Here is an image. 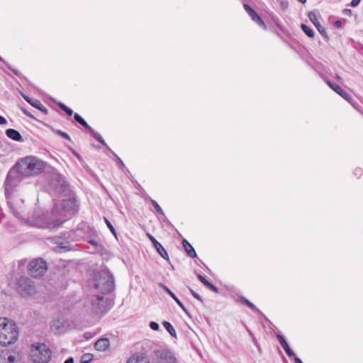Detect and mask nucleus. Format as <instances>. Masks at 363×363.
<instances>
[{
    "label": "nucleus",
    "mask_w": 363,
    "mask_h": 363,
    "mask_svg": "<svg viewBox=\"0 0 363 363\" xmlns=\"http://www.w3.org/2000/svg\"><path fill=\"white\" fill-rule=\"evenodd\" d=\"M6 135H7L8 138H9L10 139H11L14 141L21 142V143L24 141L23 137L21 136L20 133L15 129H12V128L7 129L6 130Z\"/></svg>",
    "instance_id": "nucleus-20"
},
{
    "label": "nucleus",
    "mask_w": 363,
    "mask_h": 363,
    "mask_svg": "<svg viewBox=\"0 0 363 363\" xmlns=\"http://www.w3.org/2000/svg\"><path fill=\"white\" fill-rule=\"evenodd\" d=\"M57 106L64 111L68 116H72L73 114V111L67 107L66 105L61 102L57 103Z\"/></svg>",
    "instance_id": "nucleus-30"
},
{
    "label": "nucleus",
    "mask_w": 363,
    "mask_h": 363,
    "mask_svg": "<svg viewBox=\"0 0 363 363\" xmlns=\"http://www.w3.org/2000/svg\"><path fill=\"white\" fill-rule=\"evenodd\" d=\"M95 348L99 351H105L109 346L108 338H100L95 342Z\"/></svg>",
    "instance_id": "nucleus-21"
},
{
    "label": "nucleus",
    "mask_w": 363,
    "mask_h": 363,
    "mask_svg": "<svg viewBox=\"0 0 363 363\" xmlns=\"http://www.w3.org/2000/svg\"><path fill=\"white\" fill-rule=\"evenodd\" d=\"M244 9L246 11V12L249 14V16L251 17V18L259 23V25H264V21L262 19L259 17V16L257 13V12L251 8L248 4H244Z\"/></svg>",
    "instance_id": "nucleus-18"
},
{
    "label": "nucleus",
    "mask_w": 363,
    "mask_h": 363,
    "mask_svg": "<svg viewBox=\"0 0 363 363\" xmlns=\"http://www.w3.org/2000/svg\"><path fill=\"white\" fill-rule=\"evenodd\" d=\"M84 337L86 339H89L91 337V335L90 333H85L84 335Z\"/></svg>",
    "instance_id": "nucleus-51"
},
{
    "label": "nucleus",
    "mask_w": 363,
    "mask_h": 363,
    "mask_svg": "<svg viewBox=\"0 0 363 363\" xmlns=\"http://www.w3.org/2000/svg\"><path fill=\"white\" fill-rule=\"evenodd\" d=\"M51 355L50 350L44 343H37L32 346L30 356L35 363H48Z\"/></svg>",
    "instance_id": "nucleus-7"
},
{
    "label": "nucleus",
    "mask_w": 363,
    "mask_h": 363,
    "mask_svg": "<svg viewBox=\"0 0 363 363\" xmlns=\"http://www.w3.org/2000/svg\"><path fill=\"white\" fill-rule=\"evenodd\" d=\"M151 203L153 205V206L155 207V210L164 218H165V216H164V213L162 211V209L161 208V207L160 206V205L155 201V200H152L151 199Z\"/></svg>",
    "instance_id": "nucleus-34"
},
{
    "label": "nucleus",
    "mask_w": 363,
    "mask_h": 363,
    "mask_svg": "<svg viewBox=\"0 0 363 363\" xmlns=\"http://www.w3.org/2000/svg\"><path fill=\"white\" fill-rule=\"evenodd\" d=\"M87 230L88 227L83 225L78 226L75 230L65 233L64 236L66 239L72 242L79 241L87 238H86Z\"/></svg>",
    "instance_id": "nucleus-11"
},
{
    "label": "nucleus",
    "mask_w": 363,
    "mask_h": 363,
    "mask_svg": "<svg viewBox=\"0 0 363 363\" xmlns=\"http://www.w3.org/2000/svg\"><path fill=\"white\" fill-rule=\"evenodd\" d=\"M150 327L153 330H158L160 329L159 324L154 321L150 323Z\"/></svg>",
    "instance_id": "nucleus-40"
},
{
    "label": "nucleus",
    "mask_w": 363,
    "mask_h": 363,
    "mask_svg": "<svg viewBox=\"0 0 363 363\" xmlns=\"http://www.w3.org/2000/svg\"><path fill=\"white\" fill-rule=\"evenodd\" d=\"M301 28L307 36H308L309 38L314 37V31L313 30L312 28H311L310 27L303 23L301 25Z\"/></svg>",
    "instance_id": "nucleus-27"
},
{
    "label": "nucleus",
    "mask_w": 363,
    "mask_h": 363,
    "mask_svg": "<svg viewBox=\"0 0 363 363\" xmlns=\"http://www.w3.org/2000/svg\"><path fill=\"white\" fill-rule=\"evenodd\" d=\"M8 199V205L12 211L13 216L18 219H24L25 217V211H24V205L23 200L14 198L11 196H6Z\"/></svg>",
    "instance_id": "nucleus-10"
},
{
    "label": "nucleus",
    "mask_w": 363,
    "mask_h": 363,
    "mask_svg": "<svg viewBox=\"0 0 363 363\" xmlns=\"http://www.w3.org/2000/svg\"><path fill=\"white\" fill-rule=\"evenodd\" d=\"M360 1H361V0H352V2H351V6H352V7H356V6H357L359 4Z\"/></svg>",
    "instance_id": "nucleus-44"
},
{
    "label": "nucleus",
    "mask_w": 363,
    "mask_h": 363,
    "mask_svg": "<svg viewBox=\"0 0 363 363\" xmlns=\"http://www.w3.org/2000/svg\"><path fill=\"white\" fill-rule=\"evenodd\" d=\"M75 213L74 202L71 200H62L55 203L50 217L40 228L55 229L60 228L62 223L71 218Z\"/></svg>",
    "instance_id": "nucleus-1"
},
{
    "label": "nucleus",
    "mask_w": 363,
    "mask_h": 363,
    "mask_svg": "<svg viewBox=\"0 0 363 363\" xmlns=\"http://www.w3.org/2000/svg\"><path fill=\"white\" fill-rule=\"evenodd\" d=\"M182 245L183 247L186 252L187 255L190 257H196V251L194 250V247L191 246V245L185 239L182 240Z\"/></svg>",
    "instance_id": "nucleus-22"
},
{
    "label": "nucleus",
    "mask_w": 363,
    "mask_h": 363,
    "mask_svg": "<svg viewBox=\"0 0 363 363\" xmlns=\"http://www.w3.org/2000/svg\"><path fill=\"white\" fill-rule=\"evenodd\" d=\"M308 18L310 21L314 24V26L316 27L318 32L321 34V35L325 38L326 40H328L329 38L328 36L327 32L323 26H321L318 21V15L314 11H310L308 13Z\"/></svg>",
    "instance_id": "nucleus-13"
},
{
    "label": "nucleus",
    "mask_w": 363,
    "mask_h": 363,
    "mask_svg": "<svg viewBox=\"0 0 363 363\" xmlns=\"http://www.w3.org/2000/svg\"><path fill=\"white\" fill-rule=\"evenodd\" d=\"M118 164L120 167H125V165H124V164H123V161H122L119 157H118Z\"/></svg>",
    "instance_id": "nucleus-49"
},
{
    "label": "nucleus",
    "mask_w": 363,
    "mask_h": 363,
    "mask_svg": "<svg viewBox=\"0 0 363 363\" xmlns=\"http://www.w3.org/2000/svg\"><path fill=\"white\" fill-rule=\"evenodd\" d=\"M157 285L161 287L162 289H164V291L168 294L172 298L173 296H174V294L165 285H164L161 282H158L157 283Z\"/></svg>",
    "instance_id": "nucleus-35"
},
{
    "label": "nucleus",
    "mask_w": 363,
    "mask_h": 363,
    "mask_svg": "<svg viewBox=\"0 0 363 363\" xmlns=\"http://www.w3.org/2000/svg\"><path fill=\"white\" fill-rule=\"evenodd\" d=\"M335 78L337 79V80L338 82H342V78L338 74H336Z\"/></svg>",
    "instance_id": "nucleus-52"
},
{
    "label": "nucleus",
    "mask_w": 363,
    "mask_h": 363,
    "mask_svg": "<svg viewBox=\"0 0 363 363\" xmlns=\"http://www.w3.org/2000/svg\"><path fill=\"white\" fill-rule=\"evenodd\" d=\"M90 133L92 134V135L94 137V138L96 140H97L99 143H101L104 146H107L106 142L104 141V140L100 135L99 133L96 132L94 129H93V132H90Z\"/></svg>",
    "instance_id": "nucleus-32"
},
{
    "label": "nucleus",
    "mask_w": 363,
    "mask_h": 363,
    "mask_svg": "<svg viewBox=\"0 0 363 363\" xmlns=\"http://www.w3.org/2000/svg\"><path fill=\"white\" fill-rule=\"evenodd\" d=\"M345 12L347 13H351V10L350 9H345Z\"/></svg>",
    "instance_id": "nucleus-56"
},
{
    "label": "nucleus",
    "mask_w": 363,
    "mask_h": 363,
    "mask_svg": "<svg viewBox=\"0 0 363 363\" xmlns=\"http://www.w3.org/2000/svg\"><path fill=\"white\" fill-rule=\"evenodd\" d=\"M149 240L152 242L155 248L157 251V252L163 258L167 259H168V255L166 251V250L163 247V246L150 234L147 235Z\"/></svg>",
    "instance_id": "nucleus-16"
},
{
    "label": "nucleus",
    "mask_w": 363,
    "mask_h": 363,
    "mask_svg": "<svg viewBox=\"0 0 363 363\" xmlns=\"http://www.w3.org/2000/svg\"><path fill=\"white\" fill-rule=\"evenodd\" d=\"M92 359L93 355L91 354L85 353L81 357L80 362L81 363H89L92 360Z\"/></svg>",
    "instance_id": "nucleus-31"
},
{
    "label": "nucleus",
    "mask_w": 363,
    "mask_h": 363,
    "mask_svg": "<svg viewBox=\"0 0 363 363\" xmlns=\"http://www.w3.org/2000/svg\"><path fill=\"white\" fill-rule=\"evenodd\" d=\"M188 288H189V291L191 292V294L195 298H196L201 303H203V300L199 294H198L196 292H195L191 288H190V287H188Z\"/></svg>",
    "instance_id": "nucleus-38"
},
{
    "label": "nucleus",
    "mask_w": 363,
    "mask_h": 363,
    "mask_svg": "<svg viewBox=\"0 0 363 363\" xmlns=\"http://www.w3.org/2000/svg\"><path fill=\"white\" fill-rule=\"evenodd\" d=\"M198 278L199 279L203 284V285L208 289V287L211 284L209 282L205 277L201 276L200 274H198Z\"/></svg>",
    "instance_id": "nucleus-37"
},
{
    "label": "nucleus",
    "mask_w": 363,
    "mask_h": 363,
    "mask_svg": "<svg viewBox=\"0 0 363 363\" xmlns=\"http://www.w3.org/2000/svg\"><path fill=\"white\" fill-rule=\"evenodd\" d=\"M172 298L174 300V301L178 304V306L183 310V311L188 315L190 316L189 311L185 308L184 304L179 301V299L177 297L176 295L172 297Z\"/></svg>",
    "instance_id": "nucleus-33"
},
{
    "label": "nucleus",
    "mask_w": 363,
    "mask_h": 363,
    "mask_svg": "<svg viewBox=\"0 0 363 363\" xmlns=\"http://www.w3.org/2000/svg\"><path fill=\"white\" fill-rule=\"evenodd\" d=\"M162 325L164 327L167 331L171 335L172 337H177V333L174 327L169 322L164 320L162 322Z\"/></svg>",
    "instance_id": "nucleus-25"
},
{
    "label": "nucleus",
    "mask_w": 363,
    "mask_h": 363,
    "mask_svg": "<svg viewBox=\"0 0 363 363\" xmlns=\"http://www.w3.org/2000/svg\"><path fill=\"white\" fill-rule=\"evenodd\" d=\"M294 362H295V363H303L301 359L297 357H294Z\"/></svg>",
    "instance_id": "nucleus-50"
},
{
    "label": "nucleus",
    "mask_w": 363,
    "mask_h": 363,
    "mask_svg": "<svg viewBox=\"0 0 363 363\" xmlns=\"http://www.w3.org/2000/svg\"><path fill=\"white\" fill-rule=\"evenodd\" d=\"M47 269V262L40 257L33 259L30 262H28L26 259L18 261V270L21 272L25 270L30 272H45Z\"/></svg>",
    "instance_id": "nucleus-6"
},
{
    "label": "nucleus",
    "mask_w": 363,
    "mask_h": 363,
    "mask_svg": "<svg viewBox=\"0 0 363 363\" xmlns=\"http://www.w3.org/2000/svg\"><path fill=\"white\" fill-rule=\"evenodd\" d=\"M0 61L3 62L4 63H6L1 57H0Z\"/></svg>",
    "instance_id": "nucleus-58"
},
{
    "label": "nucleus",
    "mask_w": 363,
    "mask_h": 363,
    "mask_svg": "<svg viewBox=\"0 0 363 363\" xmlns=\"http://www.w3.org/2000/svg\"><path fill=\"white\" fill-rule=\"evenodd\" d=\"M127 363H149V361L145 357L133 355L128 360Z\"/></svg>",
    "instance_id": "nucleus-24"
},
{
    "label": "nucleus",
    "mask_w": 363,
    "mask_h": 363,
    "mask_svg": "<svg viewBox=\"0 0 363 363\" xmlns=\"http://www.w3.org/2000/svg\"><path fill=\"white\" fill-rule=\"evenodd\" d=\"M21 96H23V98L28 103L30 104L32 106L35 107L37 108V107L40 105V101L38 99H33L31 98H30L29 96H28L27 95L24 94H21Z\"/></svg>",
    "instance_id": "nucleus-26"
},
{
    "label": "nucleus",
    "mask_w": 363,
    "mask_h": 363,
    "mask_svg": "<svg viewBox=\"0 0 363 363\" xmlns=\"http://www.w3.org/2000/svg\"><path fill=\"white\" fill-rule=\"evenodd\" d=\"M155 356L160 363H177V359L172 351L161 349L155 352Z\"/></svg>",
    "instance_id": "nucleus-12"
},
{
    "label": "nucleus",
    "mask_w": 363,
    "mask_h": 363,
    "mask_svg": "<svg viewBox=\"0 0 363 363\" xmlns=\"http://www.w3.org/2000/svg\"><path fill=\"white\" fill-rule=\"evenodd\" d=\"M51 129H52V132L55 133V134L62 137L63 138H65L69 141H71V138L67 133H65L61 130L55 129L53 128H52Z\"/></svg>",
    "instance_id": "nucleus-29"
},
{
    "label": "nucleus",
    "mask_w": 363,
    "mask_h": 363,
    "mask_svg": "<svg viewBox=\"0 0 363 363\" xmlns=\"http://www.w3.org/2000/svg\"><path fill=\"white\" fill-rule=\"evenodd\" d=\"M18 329L16 324L6 318H0V345L9 346L17 340Z\"/></svg>",
    "instance_id": "nucleus-2"
},
{
    "label": "nucleus",
    "mask_w": 363,
    "mask_h": 363,
    "mask_svg": "<svg viewBox=\"0 0 363 363\" xmlns=\"http://www.w3.org/2000/svg\"><path fill=\"white\" fill-rule=\"evenodd\" d=\"M55 178L60 183L61 190L65 191L67 189L68 185L61 175H55Z\"/></svg>",
    "instance_id": "nucleus-28"
},
{
    "label": "nucleus",
    "mask_w": 363,
    "mask_h": 363,
    "mask_svg": "<svg viewBox=\"0 0 363 363\" xmlns=\"http://www.w3.org/2000/svg\"><path fill=\"white\" fill-rule=\"evenodd\" d=\"M74 118L77 123L82 125L89 132H93V128L78 113H75Z\"/></svg>",
    "instance_id": "nucleus-23"
},
{
    "label": "nucleus",
    "mask_w": 363,
    "mask_h": 363,
    "mask_svg": "<svg viewBox=\"0 0 363 363\" xmlns=\"http://www.w3.org/2000/svg\"><path fill=\"white\" fill-rule=\"evenodd\" d=\"M104 220H105V223H106L107 227L109 228V230H111L112 234L116 237V232L115 228H113V226L111 223V222L107 218H104Z\"/></svg>",
    "instance_id": "nucleus-36"
},
{
    "label": "nucleus",
    "mask_w": 363,
    "mask_h": 363,
    "mask_svg": "<svg viewBox=\"0 0 363 363\" xmlns=\"http://www.w3.org/2000/svg\"><path fill=\"white\" fill-rule=\"evenodd\" d=\"M26 177L21 170L16 167V164L9 171L4 182V189L6 196L12 195L14 189Z\"/></svg>",
    "instance_id": "nucleus-4"
},
{
    "label": "nucleus",
    "mask_w": 363,
    "mask_h": 363,
    "mask_svg": "<svg viewBox=\"0 0 363 363\" xmlns=\"http://www.w3.org/2000/svg\"><path fill=\"white\" fill-rule=\"evenodd\" d=\"M37 109L43 112L44 114L47 115L48 114V110L47 108H45L41 103L40 105L37 107Z\"/></svg>",
    "instance_id": "nucleus-39"
},
{
    "label": "nucleus",
    "mask_w": 363,
    "mask_h": 363,
    "mask_svg": "<svg viewBox=\"0 0 363 363\" xmlns=\"http://www.w3.org/2000/svg\"><path fill=\"white\" fill-rule=\"evenodd\" d=\"M43 274H40V273L35 274L34 275V277H35V278H39V277H40Z\"/></svg>",
    "instance_id": "nucleus-53"
},
{
    "label": "nucleus",
    "mask_w": 363,
    "mask_h": 363,
    "mask_svg": "<svg viewBox=\"0 0 363 363\" xmlns=\"http://www.w3.org/2000/svg\"><path fill=\"white\" fill-rule=\"evenodd\" d=\"M73 152L79 159L80 158V155L78 153H77L76 152Z\"/></svg>",
    "instance_id": "nucleus-54"
},
{
    "label": "nucleus",
    "mask_w": 363,
    "mask_h": 363,
    "mask_svg": "<svg viewBox=\"0 0 363 363\" xmlns=\"http://www.w3.org/2000/svg\"><path fill=\"white\" fill-rule=\"evenodd\" d=\"M298 1L302 4H305L306 2V0H298Z\"/></svg>",
    "instance_id": "nucleus-55"
},
{
    "label": "nucleus",
    "mask_w": 363,
    "mask_h": 363,
    "mask_svg": "<svg viewBox=\"0 0 363 363\" xmlns=\"http://www.w3.org/2000/svg\"><path fill=\"white\" fill-rule=\"evenodd\" d=\"M208 289L215 293H217V294L218 293V289L212 284H210V286L208 287Z\"/></svg>",
    "instance_id": "nucleus-42"
},
{
    "label": "nucleus",
    "mask_w": 363,
    "mask_h": 363,
    "mask_svg": "<svg viewBox=\"0 0 363 363\" xmlns=\"http://www.w3.org/2000/svg\"><path fill=\"white\" fill-rule=\"evenodd\" d=\"M7 123V121L5 118L0 116V125H4Z\"/></svg>",
    "instance_id": "nucleus-46"
},
{
    "label": "nucleus",
    "mask_w": 363,
    "mask_h": 363,
    "mask_svg": "<svg viewBox=\"0 0 363 363\" xmlns=\"http://www.w3.org/2000/svg\"><path fill=\"white\" fill-rule=\"evenodd\" d=\"M21 110L22 111V112L28 117L30 118H33V119H35V117L29 112L26 109L23 108H21Z\"/></svg>",
    "instance_id": "nucleus-41"
},
{
    "label": "nucleus",
    "mask_w": 363,
    "mask_h": 363,
    "mask_svg": "<svg viewBox=\"0 0 363 363\" xmlns=\"http://www.w3.org/2000/svg\"><path fill=\"white\" fill-rule=\"evenodd\" d=\"M16 167L19 168L26 177L40 173L44 169L45 164L35 157H30L18 161Z\"/></svg>",
    "instance_id": "nucleus-3"
},
{
    "label": "nucleus",
    "mask_w": 363,
    "mask_h": 363,
    "mask_svg": "<svg viewBox=\"0 0 363 363\" xmlns=\"http://www.w3.org/2000/svg\"><path fill=\"white\" fill-rule=\"evenodd\" d=\"M12 71H13V72L15 74L18 75V71L14 70V69H12Z\"/></svg>",
    "instance_id": "nucleus-57"
},
{
    "label": "nucleus",
    "mask_w": 363,
    "mask_h": 363,
    "mask_svg": "<svg viewBox=\"0 0 363 363\" xmlns=\"http://www.w3.org/2000/svg\"><path fill=\"white\" fill-rule=\"evenodd\" d=\"M64 363H74V358L69 357L64 362Z\"/></svg>",
    "instance_id": "nucleus-47"
},
{
    "label": "nucleus",
    "mask_w": 363,
    "mask_h": 363,
    "mask_svg": "<svg viewBox=\"0 0 363 363\" xmlns=\"http://www.w3.org/2000/svg\"><path fill=\"white\" fill-rule=\"evenodd\" d=\"M88 242L91 245H92L93 246H94L96 247V249L97 250V248L99 247V244L98 242L94 240H88Z\"/></svg>",
    "instance_id": "nucleus-43"
},
{
    "label": "nucleus",
    "mask_w": 363,
    "mask_h": 363,
    "mask_svg": "<svg viewBox=\"0 0 363 363\" xmlns=\"http://www.w3.org/2000/svg\"><path fill=\"white\" fill-rule=\"evenodd\" d=\"M91 310L96 314L106 313L110 308V304L103 295H94L91 298Z\"/></svg>",
    "instance_id": "nucleus-9"
},
{
    "label": "nucleus",
    "mask_w": 363,
    "mask_h": 363,
    "mask_svg": "<svg viewBox=\"0 0 363 363\" xmlns=\"http://www.w3.org/2000/svg\"><path fill=\"white\" fill-rule=\"evenodd\" d=\"M327 84L337 94H338L340 96H341L342 98H344L346 101L351 103V101L353 100L352 96L348 94L347 91L343 90L340 86L338 85L333 83L330 80H325Z\"/></svg>",
    "instance_id": "nucleus-14"
},
{
    "label": "nucleus",
    "mask_w": 363,
    "mask_h": 363,
    "mask_svg": "<svg viewBox=\"0 0 363 363\" xmlns=\"http://www.w3.org/2000/svg\"><path fill=\"white\" fill-rule=\"evenodd\" d=\"M16 357L13 355H9L7 358V362L9 363H13L15 362Z\"/></svg>",
    "instance_id": "nucleus-45"
},
{
    "label": "nucleus",
    "mask_w": 363,
    "mask_h": 363,
    "mask_svg": "<svg viewBox=\"0 0 363 363\" xmlns=\"http://www.w3.org/2000/svg\"><path fill=\"white\" fill-rule=\"evenodd\" d=\"M235 301L247 306L255 313L261 315L265 320H268L267 318L264 315V314L243 296H239L238 298L235 300Z\"/></svg>",
    "instance_id": "nucleus-15"
},
{
    "label": "nucleus",
    "mask_w": 363,
    "mask_h": 363,
    "mask_svg": "<svg viewBox=\"0 0 363 363\" xmlns=\"http://www.w3.org/2000/svg\"><path fill=\"white\" fill-rule=\"evenodd\" d=\"M94 287L102 294L110 293L114 290V278L113 274H92Z\"/></svg>",
    "instance_id": "nucleus-5"
},
{
    "label": "nucleus",
    "mask_w": 363,
    "mask_h": 363,
    "mask_svg": "<svg viewBox=\"0 0 363 363\" xmlns=\"http://www.w3.org/2000/svg\"><path fill=\"white\" fill-rule=\"evenodd\" d=\"M276 336H277V338L278 339L280 345H281L283 349L285 350L286 354L289 357H296L295 353L294 352V351L289 347V345L287 343V342H286V339L284 338V337L283 335H281V334H279V333H277Z\"/></svg>",
    "instance_id": "nucleus-17"
},
{
    "label": "nucleus",
    "mask_w": 363,
    "mask_h": 363,
    "mask_svg": "<svg viewBox=\"0 0 363 363\" xmlns=\"http://www.w3.org/2000/svg\"><path fill=\"white\" fill-rule=\"evenodd\" d=\"M335 26L337 28H340L342 26V23L340 21H336L334 23Z\"/></svg>",
    "instance_id": "nucleus-48"
},
{
    "label": "nucleus",
    "mask_w": 363,
    "mask_h": 363,
    "mask_svg": "<svg viewBox=\"0 0 363 363\" xmlns=\"http://www.w3.org/2000/svg\"><path fill=\"white\" fill-rule=\"evenodd\" d=\"M16 289L23 298L33 296L37 293L34 282L30 278L24 276L21 277L18 279Z\"/></svg>",
    "instance_id": "nucleus-8"
},
{
    "label": "nucleus",
    "mask_w": 363,
    "mask_h": 363,
    "mask_svg": "<svg viewBox=\"0 0 363 363\" xmlns=\"http://www.w3.org/2000/svg\"><path fill=\"white\" fill-rule=\"evenodd\" d=\"M55 242L57 245L56 251L58 252H67L72 250V247L69 245L68 242L61 241L60 238H55Z\"/></svg>",
    "instance_id": "nucleus-19"
}]
</instances>
